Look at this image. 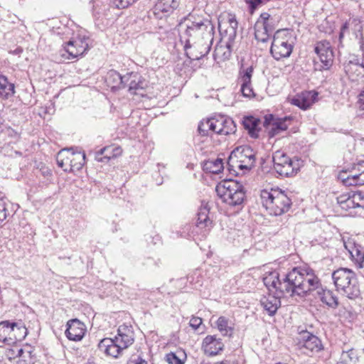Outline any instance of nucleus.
I'll list each match as a JSON object with an SVG mask.
<instances>
[{
  "instance_id": "nucleus-1",
  "label": "nucleus",
  "mask_w": 364,
  "mask_h": 364,
  "mask_svg": "<svg viewBox=\"0 0 364 364\" xmlns=\"http://www.w3.org/2000/svg\"><path fill=\"white\" fill-rule=\"evenodd\" d=\"M304 268L294 267L291 271L280 276L276 271L266 272L263 277L264 284L268 289H274L282 295H289L291 297L304 296L308 285H313L314 282L305 280L304 278Z\"/></svg>"
},
{
  "instance_id": "nucleus-2",
  "label": "nucleus",
  "mask_w": 364,
  "mask_h": 364,
  "mask_svg": "<svg viewBox=\"0 0 364 364\" xmlns=\"http://www.w3.org/2000/svg\"><path fill=\"white\" fill-rule=\"evenodd\" d=\"M180 42L189 43L190 41L206 40L213 41L215 27L212 21L203 16L189 14L179 23Z\"/></svg>"
},
{
  "instance_id": "nucleus-3",
  "label": "nucleus",
  "mask_w": 364,
  "mask_h": 364,
  "mask_svg": "<svg viewBox=\"0 0 364 364\" xmlns=\"http://www.w3.org/2000/svg\"><path fill=\"white\" fill-rule=\"evenodd\" d=\"M134 341V333L132 325L124 323L117 329V335L114 338H105L102 339L98 348L106 355L118 358L122 351L129 347Z\"/></svg>"
},
{
  "instance_id": "nucleus-4",
  "label": "nucleus",
  "mask_w": 364,
  "mask_h": 364,
  "mask_svg": "<svg viewBox=\"0 0 364 364\" xmlns=\"http://www.w3.org/2000/svg\"><path fill=\"white\" fill-rule=\"evenodd\" d=\"M238 23L235 16L232 14H228L221 17L218 21V29L221 36V41L225 43L226 50L223 53V59H228L230 56L232 46L237 36ZM225 48L223 46H216L213 56L218 57Z\"/></svg>"
},
{
  "instance_id": "nucleus-5",
  "label": "nucleus",
  "mask_w": 364,
  "mask_h": 364,
  "mask_svg": "<svg viewBox=\"0 0 364 364\" xmlns=\"http://www.w3.org/2000/svg\"><path fill=\"white\" fill-rule=\"evenodd\" d=\"M215 191L223 203L236 211L243 208L246 191L241 183L232 180L226 181L217 185Z\"/></svg>"
},
{
  "instance_id": "nucleus-6",
  "label": "nucleus",
  "mask_w": 364,
  "mask_h": 364,
  "mask_svg": "<svg viewBox=\"0 0 364 364\" xmlns=\"http://www.w3.org/2000/svg\"><path fill=\"white\" fill-rule=\"evenodd\" d=\"M260 197L262 205L272 215H282L287 213L291 205V200L284 191L278 189L262 190Z\"/></svg>"
},
{
  "instance_id": "nucleus-7",
  "label": "nucleus",
  "mask_w": 364,
  "mask_h": 364,
  "mask_svg": "<svg viewBox=\"0 0 364 364\" xmlns=\"http://www.w3.org/2000/svg\"><path fill=\"white\" fill-rule=\"evenodd\" d=\"M304 278L309 282L313 281V285H308L304 296H298L299 298H305L310 295L312 291H316L320 301L331 309H336L339 305L338 298L332 290L323 289L320 279L315 274L314 271L309 268H304Z\"/></svg>"
},
{
  "instance_id": "nucleus-8",
  "label": "nucleus",
  "mask_w": 364,
  "mask_h": 364,
  "mask_svg": "<svg viewBox=\"0 0 364 364\" xmlns=\"http://www.w3.org/2000/svg\"><path fill=\"white\" fill-rule=\"evenodd\" d=\"M332 279L338 291L350 299L358 298L360 287L355 273L348 268H339L332 273Z\"/></svg>"
},
{
  "instance_id": "nucleus-9",
  "label": "nucleus",
  "mask_w": 364,
  "mask_h": 364,
  "mask_svg": "<svg viewBox=\"0 0 364 364\" xmlns=\"http://www.w3.org/2000/svg\"><path fill=\"white\" fill-rule=\"evenodd\" d=\"M296 37L288 29L277 31L273 36L270 53L276 60L289 58L295 44Z\"/></svg>"
},
{
  "instance_id": "nucleus-10",
  "label": "nucleus",
  "mask_w": 364,
  "mask_h": 364,
  "mask_svg": "<svg viewBox=\"0 0 364 364\" xmlns=\"http://www.w3.org/2000/svg\"><path fill=\"white\" fill-rule=\"evenodd\" d=\"M255 160L253 149L249 146L236 147L230 153L228 160V169L230 174L237 176V168L250 169Z\"/></svg>"
},
{
  "instance_id": "nucleus-11",
  "label": "nucleus",
  "mask_w": 364,
  "mask_h": 364,
  "mask_svg": "<svg viewBox=\"0 0 364 364\" xmlns=\"http://www.w3.org/2000/svg\"><path fill=\"white\" fill-rule=\"evenodd\" d=\"M274 169L282 177H290L295 175L299 169L298 161L292 160L286 154L276 151L272 156Z\"/></svg>"
},
{
  "instance_id": "nucleus-12",
  "label": "nucleus",
  "mask_w": 364,
  "mask_h": 364,
  "mask_svg": "<svg viewBox=\"0 0 364 364\" xmlns=\"http://www.w3.org/2000/svg\"><path fill=\"white\" fill-rule=\"evenodd\" d=\"M213 41H193L189 43H182L186 55L191 60H198L206 56L212 47Z\"/></svg>"
},
{
  "instance_id": "nucleus-13",
  "label": "nucleus",
  "mask_w": 364,
  "mask_h": 364,
  "mask_svg": "<svg viewBox=\"0 0 364 364\" xmlns=\"http://www.w3.org/2000/svg\"><path fill=\"white\" fill-rule=\"evenodd\" d=\"M296 346L304 353L318 352L323 349L321 341L313 333L307 331H301L296 338Z\"/></svg>"
},
{
  "instance_id": "nucleus-14",
  "label": "nucleus",
  "mask_w": 364,
  "mask_h": 364,
  "mask_svg": "<svg viewBox=\"0 0 364 364\" xmlns=\"http://www.w3.org/2000/svg\"><path fill=\"white\" fill-rule=\"evenodd\" d=\"M87 41L88 38L85 36L70 40L66 43L64 48L60 50L61 55L64 56V53H66L68 55V59H74L82 55L89 49Z\"/></svg>"
},
{
  "instance_id": "nucleus-15",
  "label": "nucleus",
  "mask_w": 364,
  "mask_h": 364,
  "mask_svg": "<svg viewBox=\"0 0 364 364\" xmlns=\"http://www.w3.org/2000/svg\"><path fill=\"white\" fill-rule=\"evenodd\" d=\"M314 51L321 63L318 69L320 70H328L333 62V52L330 43L326 40L318 41L315 44Z\"/></svg>"
},
{
  "instance_id": "nucleus-16",
  "label": "nucleus",
  "mask_w": 364,
  "mask_h": 364,
  "mask_svg": "<svg viewBox=\"0 0 364 364\" xmlns=\"http://www.w3.org/2000/svg\"><path fill=\"white\" fill-rule=\"evenodd\" d=\"M293 118L291 116H286L282 118H274L273 114H267L264 116V127L268 128L269 137H274L280 132L288 129Z\"/></svg>"
},
{
  "instance_id": "nucleus-17",
  "label": "nucleus",
  "mask_w": 364,
  "mask_h": 364,
  "mask_svg": "<svg viewBox=\"0 0 364 364\" xmlns=\"http://www.w3.org/2000/svg\"><path fill=\"white\" fill-rule=\"evenodd\" d=\"M210 208L208 204H202L198 209L196 222V228L203 235H206L213 228V222L209 217Z\"/></svg>"
},
{
  "instance_id": "nucleus-18",
  "label": "nucleus",
  "mask_w": 364,
  "mask_h": 364,
  "mask_svg": "<svg viewBox=\"0 0 364 364\" xmlns=\"http://www.w3.org/2000/svg\"><path fill=\"white\" fill-rule=\"evenodd\" d=\"M254 68L249 66L246 68H242L239 71L238 80L241 83L240 92L245 97H252L255 95L252 87V77Z\"/></svg>"
},
{
  "instance_id": "nucleus-19",
  "label": "nucleus",
  "mask_w": 364,
  "mask_h": 364,
  "mask_svg": "<svg viewBox=\"0 0 364 364\" xmlns=\"http://www.w3.org/2000/svg\"><path fill=\"white\" fill-rule=\"evenodd\" d=\"M65 336L70 341H80L86 332L85 325L77 318L69 320L66 324Z\"/></svg>"
},
{
  "instance_id": "nucleus-20",
  "label": "nucleus",
  "mask_w": 364,
  "mask_h": 364,
  "mask_svg": "<svg viewBox=\"0 0 364 364\" xmlns=\"http://www.w3.org/2000/svg\"><path fill=\"white\" fill-rule=\"evenodd\" d=\"M181 0H158L154 7V14L161 18L170 16L179 6Z\"/></svg>"
},
{
  "instance_id": "nucleus-21",
  "label": "nucleus",
  "mask_w": 364,
  "mask_h": 364,
  "mask_svg": "<svg viewBox=\"0 0 364 364\" xmlns=\"http://www.w3.org/2000/svg\"><path fill=\"white\" fill-rule=\"evenodd\" d=\"M344 70L351 81L364 77V65L355 57L345 63Z\"/></svg>"
},
{
  "instance_id": "nucleus-22",
  "label": "nucleus",
  "mask_w": 364,
  "mask_h": 364,
  "mask_svg": "<svg viewBox=\"0 0 364 364\" xmlns=\"http://www.w3.org/2000/svg\"><path fill=\"white\" fill-rule=\"evenodd\" d=\"M318 93L315 91H306L297 94L290 100L291 105L303 110L309 109L316 101Z\"/></svg>"
},
{
  "instance_id": "nucleus-23",
  "label": "nucleus",
  "mask_w": 364,
  "mask_h": 364,
  "mask_svg": "<svg viewBox=\"0 0 364 364\" xmlns=\"http://www.w3.org/2000/svg\"><path fill=\"white\" fill-rule=\"evenodd\" d=\"M224 344L220 338L216 336H207L203 341V348L206 355L210 356L217 355L223 350Z\"/></svg>"
},
{
  "instance_id": "nucleus-24",
  "label": "nucleus",
  "mask_w": 364,
  "mask_h": 364,
  "mask_svg": "<svg viewBox=\"0 0 364 364\" xmlns=\"http://www.w3.org/2000/svg\"><path fill=\"white\" fill-rule=\"evenodd\" d=\"M120 146H107L95 153V160L102 163H107L112 159L117 158L122 154Z\"/></svg>"
},
{
  "instance_id": "nucleus-25",
  "label": "nucleus",
  "mask_w": 364,
  "mask_h": 364,
  "mask_svg": "<svg viewBox=\"0 0 364 364\" xmlns=\"http://www.w3.org/2000/svg\"><path fill=\"white\" fill-rule=\"evenodd\" d=\"M16 322H10L9 321H3L0 322V341L7 345L14 343V339L12 337V333L16 328Z\"/></svg>"
},
{
  "instance_id": "nucleus-26",
  "label": "nucleus",
  "mask_w": 364,
  "mask_h": 364,
  "mask_svg": "<svg viewBox=\"0 0 364 364\" xmlns=\"http://www.w3.org/2000/svg\"><path fill=\"white\" fill-rule=\"evenodd\" d=\"M242 124L245 130L247 131L248 134L253 139L259 137V132L260 131L259 124L260 119L253 116H245L242 118Z\"/></svg>"
},
{
  "instance_id": "nucleus-27",
  "label": "nucleus",
  "mask_w": 364,
  "mask_h": 364,
  "mask_svg": "<svg viewBox=\"0 0 364 364\" xmlns=\"http://www.w3.org/2000/svg\"><path fill=\"white\" fill-rule=\"evenodd\" d=\"M73 147L65 148L61 149L56 156V162L59 167H60L65 172H71L72 171V161H71V150Z\"/></svg>"
},
{
  "instance_id": "nucleus-28",
  "label": "nucleus",
  "mask_w": 364,
  "mask_h": 364,
  "mask_svg": "<svg viewBox=\"0 0 364 364\" xmlns=\"http://www.w3.org/2000/svg\"><path fill=\"white\" fill-rule=\"evenodd\" d=\"M346 249L348 251L351 259L357 264H359L360 267H362L361 264L364 262V250L363 247L354 242H348L344 243Z\"/></svg>"
},
{
  "instance_id": "nucleus-29",
  "label": "nucleus",
  "mask_w": 364,
  "mask_h": 364,
  "mask_svg": "<svg viewBox=\"0 0 364 364\" xmlns=\"http://www.w3.org/2000/svg\"><path fill=\"white\" fill-rule=\"evenodd\" d=\"M260 304L269 316H274L281 306V301L279 297L269 294L262 298Z\"/></svg>"
},
{
  "instance_id": "nucleus-30",
  "label": "nucleus",
  "mask_w": 364,
  "mask_h": 364,
  "mask_svg": "<svg viewBox=\"0 0 364 364\" xmlns=\"http://www.w3.org/2000/svg\"><path fill=\"white\" fill-rule=\"evenodd\" d=\"M72 171L75 172L80 171L85 164V153L80 151L71 150Z\"/></svg>"
},
{
  "instance_id": "nucleus-31",
  "label": "nucleus",
  "mask_w": 364,
  "mask_h": 364,
  "mask_svg": "<svg viewBox=\"0 0 364 364\" xmlns=\"http://www.w3.org/2000/svg\"><path fill=\"white\" fill-rule=\"evenodd\" d=\"M105 81L112 90L122 89V75L116 70H109L106 75Z\"/></svg>"
},
{
  "instance_id": "nucleus-32",
  "label": "nucleus",
  "mask_w": 364,
  "mask_h": 364,
  "mask_svg": "<svg viewBox=\"0 0 364 364\" xmlns=\"http://www.w3.org/2000/svg\"><path fill=\"white\" fill-rule=\"evenodd\" d=\"M203 168L206 172L218 174L224 168L223 160L221 159L208 160L204 162Z\"/></svg>"
},
{
  "instance_id": "nucleus-33",
  "label": "nucleus",
  "mask_w": 364,
  "mask_h": 364,
  "mask_svg": "<svg viewBox=\"0 0 364 364\" xmlns=\"http://www.w3.org/2000/svg\"><path fill=\"white\" fill-rule=\"evenodd\" d=\"M145 86V81L141 76L136 73H134L132 80L129 83V92L131 94H136V91L144 90Z\"/></svg>"
},
{
  "instance_id": "nucleus-34",
  "label": "nucleus",
  "mask_w": 364,
  "mask_h": 364,
  "mask_svg": "<svg viewBox=\"0 0 364 364\" xmlns=\"http://www.w3.org/2000/svg\"><path fill=\"white\" fill-rule=\"evenodd\" d=\"M256 23H260L262 28H266L265 31L272 36L274 28L273 26V19L268 13H262Z\"/></svg>"
},
{
  "instance_id": "nucleus-35",
  "label": "nucleus",
  "mask_w": 364,
  "mask_h": 364,
  "mask_svg": "<svg viewBox=\"0 0 364 364\" xmlns=\"http://www.w3.org/2000/svg\"><path fill=\"white\" fill-rule=\"evenodd\" d=\"M337 201L340 207L346 211L353 208H357L350 195H341L337 198Z\"/></svg>"
},
{
  "instance_id": "nucleus-36",
  "label": "nucleus",
  "mask_w": 364,
  "mask_h": 364,
  "mask_svg": "<svg viewBox=\"0 0 364 364\" xmlns=\"http://www.w3.org/2000/svg\"><path fill=\"white\" fill-rule=\"evenodd\" d=\"M260 23H256L255 25V38L260 42H267L271 36L264 28H262Z\"/></svg>"
},
{
  "instance_id": "nucleus-37",
  "label": "nucleus",
  "mask_w": 364,
  "mask_h": 364,
  "mask_svg": "<svg viewBox=\"0 0 364 364\" xmlns=\"http://www.w3.org/2000/svg\"><path fill=\"white\" fill-rule=\"evenodd\" d=\"M218 330L223 336H230L232 328L228 326V319L224 316H220L216 322Z\"/></svg>"
},
{
  "instance_id": "nucleus-38",
  "label": "nucleus",
  "mask_w": 364,
  "mask_h": 364,
  "mask_svg": "<svg viewBox=\"0 0 364 364\" xmlns=\"http://www.w3.org/2000/svg\"><path fill=\"white\" fill-rule=\"evenodd\" d=\"M15 328H18V330H14V333H12V337L14 339V343L24 339L28 333L27 328L21 323H16V326H15Z\"/></svg>"
},
{
  "instance_id": "nucleus-39",
  "label": "nucleus",
  "mask_w": 364,
  "mask_h": 364,
  "mask_svg": "<svg viewBox=\"0 0 364 364\" xmlns=\"http://www.w3.org/2000/svg\"><path fill=\"white\" fill-rule=\"evenodd\" d=\"M223 127L222 130V134L224 135H228L230 134H234L236 132V125L235 122L230 117H223Z\"/></svg>"
},
{
  "instance_id": "nucleus-40",
  "label": "nucleus",
  "mask_w": 364,
  "mask_h": 364,
  "mask_svg": "<svg viewBox=\"0 0 364 364\" xmlns=\"http://www.w3.org/2000/svg\"><path fill=\"white\" fill-rule=\"evenodd\" d=\"M137 1L138 0H109V6L110 7L122 9L127 8Z\"/></svg>"
},
{
  "instance_id": "nucleus-41",
  "label": "nucleus",
  "mask_w": 364,
  "mask_h": 364,
  "mask_svg": "<svg viewBox=\"0 0 364 364\" xmlns=\"http://www.w3.org/2000/svg\"><path fill=\"white\" fill-rule=\"evenodd\" d=\"M2 133L10 139L9 143H16L20 138L19 133L9 127H5Z\"/></svg>"
},
{
  "instance_id": "nucleus-42",
  "label": "nucleus",
  "mask_w": 364,
  "mask_h": 364,
  "mask_svg": "<svg viewBox=\"0 0 364 364\" xmlns=\"http://www.w3.org/2000/svg\"><path fill=\"white\" fill-rule=\"evenodd\" d=\"M9 205L5 199L0 198V224L5 220L10 215L8 210V205Z\"/></svg>"
},
{
  "instance_id": "nucleus-43",
  "label": "nucleus",
  "mask_w": 364,
  "mask_h": 364,
  "mask_svg": "<svg viewBox=\"0 0 364 364\" xmlns=\"http://www.w3.org/2000/svg\"><path fill=\"white\" fill-rule=\"evenodd\" d=\"M356 208H364V194L362 192H355L350 195Z\"/></svg>"
},
{
  "instance_id": "nucleus-44",
  "label": "nucleus",
  "mask_w": 364,
  "mask_h": 364,
  "mask_svg": "<svg viewBox=\"0 0 364 364\" xmlns=\"http://www.w3.org/2000/svg\"><path fill=\"white\" fill-rule=\"evenodd\" d=\"M249 5V9L253 13L257 8L266 4L270 0H245Z\"/></svg>"
},
{
  "instance_id": "nucleus-45",
  "label": "nucleus",
  "mask_w": 364,
  "mask_h": 364,
  "mask_svg": "<svg viewBox=\"0 0 364 364\" xmlns=\"http://www.w3.org/2000/svg\"><path fill=\"white\" fill-rule=\"evenodd\" d=\"M357 115L364 117V90L358 95V100L357 102Z\"/></svg>"
},
{
  "instance_id": "nucleus-46",
  "label": "nucleus",
  "mask_w": 364,
  "mask_h": 364,
  "mask_svg": "<svg viewBox=\"0 0 364 364\" xmlns=\"http://www.w3.org/2000/svg\"><path fill=\"white\" fill-rule=\"evenodd\" d=\"M208 126V119L200 121L198 126V132L199 134L203 136H208L210 132Z\"/></svg>"
},
{
  "instance_id": "nucleus-47",
  "label": "nucleus",
  "mask_w": 364,
  "mask_h": 364,
  "mask_svg": "<svg viewBox=\"0 0 364 364\" xmlns=\"http://www.w3.org/2000/svg\"><path fill=\"white\" fill-rule=\"evenodd\" d=\"M107 11H109V8L107 6H106L105 5L104 6L103 9L100 8L99 5L97 4H95L93 6V15L97 18H100L102 16H107Z\"/></svg>"
},
{
  "instance_id": "nucleus-48",
  "label": "nucleus",
  "mask_w": 364,
  "mask_h": 364,
  "mask_svg": "<svg viewBox=\"0 0 364 364\" xmlns=\"http://www.w3.org/2000/svg\"><path fill=\"white\" fill-rule=\"evenodd\" d=\"M348 24L347 22H346L341 25V28H340L339 36H338V48L343 47V39L345 33L348 31Z\"/></svg>"
},
{
  "instance_id": "nucleus-49",
  "label": "nucleus",
  "mask_w": 364,
  "mask_h": 364,
  "mask_svg": "<svg viewBox=\"0 0 364 364\" xmlns=\"http://www.w3.org/2000/svg\"><path fill=\"white\" fill-rule=\"evenodd\" d=\"M166 361L169 364H183V362L174 353H169L166 355Z\"/></svg>"
},
{
  "instance_id": "nucleus-50",
  "label": "nucleus",
  "mask_w": 364,
  "mask_h": 364,
  "mask_svg": "<svg viewBox=\"0 0 364 364\" xmlns=\"http://www.w3.org/2000/svg\"><path fill=\"white\" fill-rule=\"evenodd\" d=\"M343 355H346L350 362L355 363L358 360V354L354 349H350L346 352H343Z\"/></svg>"
},
{
  "instance_id": "nucleus-51",
  "label": "nucleus",
  "mask_w": 364,
  "mask_h": 364,
  "mask_svg": "<svg viewBox=\"0 0 364 364\" xmlns=\"http://www.w3.org/2000/svg\"><path fill=\"white\" fill-rule=\"evenodd\" d=\"M343 185L346 186H360V184H358L357 174L349 175L348 178H347L346 183Z\"/></svg>"
},
{
  "instance_id": "nucleus-52",
  "label": "nucleus",
  "mask_w": 364,
  "mask_h": 364,
  "mask_svg": "<svg viewBox=\"0 0 364 364\" xmlns=\"http://www.w3.org/2000/svg\"><path fill=\"white\" fill-rule=\"evenodd\" d=\"M133 72L127 73L126 75H122V89L129 87V83L132 80Z\"/></svg>"
},
{
  "instance_id": "nucleus-53",
  "label": "nucleus",
  "mask_w": 364,
  "mask_h": 364,
  "mask_svg": "<svg viewBox=\"0 0 364 364\" xmlns=\"http://www.w3.org/2000/svg\"><path fill=\"white\" fill-rule=\"evenodd\" d=\"M202 323V318L196 316H193L189 321L190 326L192 327L194 330H198Z\"/></svg>"
},
{
  "instance_id": "nucleus-54",
  "label": "nucleus",
  "mask_w": 364,
  "mask_h": 364,
  "mask_svg": "<svg viewBox=\"0 0 364 364\" xmlns=\"http://www.w3.org/2000/svg\"><path fill=\"white\" fill-rule=\"evenodd\" d=\"M223 117L224 116H220L218 119H215V124H216V134H223L222 130H223Z\"/></svg>"
},
{
  "instance_id": "nucleus-55",
  "label": "nucleus",
  "mask_w": 364,
  "mask_h": 364,
  "mask_svg": "<svg viewBox=\"0 0 364 364\" xmlns=\"http://www.w3.org/2000/svg\"><path fill=\"white\" fill-rule=\"evenodd\" d=\"M349 175L346 171H342L338 173V178L344 184Z\"/></svg>"
},
{
  "instance_id": "nucleus-56",
  "label": "nucleus",
  "mask_w": 364,
  "mask_h": 364,
  "mask_svg": "<svg viewBox=\"0 0 364 364\" xmlns=\"http://www.w3.org/2000/svg\"><path fill=\"white\" fill-rule=\"evenodd\" d=\"M129 364H147V362L140 356L129 360Z\"/></svg>"
},
{
  "instance_id": "nucleus-57",
  "label": "nucleus",
  "mask_w": 364,
  "mask_h": 364,
  "mask_svg": "<svg viewBox=\"0 0 364 364\" xmlns=\"http://www.w3.org/2000/svg\"><path fill=\"white\" fill-rule=\"evenodd\" d=\"M209 121V131H212L215 133L216 131V124H215V120L214 118L208 119Z\"/></svg>"
},
{
  "instance_id": "nucleus-58",
  "label": "nucleus",
  "mask_w": 364,
  "mask_h": 364,
  "mask_svg": "<svg viewBox=\"0 0 364 364\" xmlns=\"http://www.w3.org/2000/svg\"><path fill=\"white\" fill-rule=\"evenodd\" d=\"M354 169H357L359 173H364V161L358 162Z\"/></svg>"
},
{
  "instance_id": "nucleus-59",
  "label": "nucleus",
  "mask_w": 364,
  "mask_h": 364,
  "mask_svg": "<svg viewBox=\"0 0 364 364\" xmlns=\"http://www.w3.org/2000/svg\"><path fill=\"white\" fill-rule=\"evenodd\" d=\"M358 180V184L360 186L364 185V173H359L357 174Z\"/></svg>"
},
{
  "instance_id": "nucleus-60",
  "label": "nucleus",
  "mask_w": 364,
  "mask_h": 364,
  "mask_svg": "<svg viewBox=\"0 0 364 364\" xmlns=\"http://www.w3.org/2000/svg\"><path fill=\"white\" fill-rule=\"evenodd\" d=\"M215 364H228L226 361L217 362Z\"/></svg>"
},
{
  "instance_id": "nucleus-61",
  "label": "nucleus",
  "mask_w": 364,
  "mask_h": 364,
  "mask_svg": "<svg viewBox=\"0 0 364 364\" xmlns=\"http://www.w3.org/2000/svg\"><path fill=\"white\" fill-rule=\"evenodd\" d=\"M23 353V350L22 349H20L18 351L19 356H22V354Z\"/></svg>"
},
{
  "instance_id": "nucleus-62",
  "label": "nucleus",
  "mask_w": 364,
  "mask_h": 364,
  "mask_svg": "<svg viewBox=\"0 0 364 364\" xmlns=\"http://www.w3.org/2000/svg\"><path fill=\"white\" fill-rule=\"evenodd\" d=\"M193 278L192 276L188 277V280H189L191 282H193V280L191 279Z\"/></svg>"
},
{
  "instance_id": "nucleus-63",
  "label": "nucleus",
  "mask_w": 364,
  "mask_h": 364,
  "mask_svg": "<svg viewBox=\"0 0 364 364\" xmlns=\"http://www.w3.org/2000/svg\"><path fill=\"white\" fill-rule=\"evenodd\" d=\"M1 124V122H0V124Z\"/></svg>"
},
{
  "instance_id": "nucleus-64",
  "label": "nucleus",
  "mask_w": 364,
  "mask_h": 364,
  "mask_svg": "<svg viewBox=\"0 0 364 364\" xmlns=\"http://www.w3.org/2000/svg\"><path fill=\"white\" fill-rule=\"evenodd\" d=\"M337 364H341V363H337Z\"/></svg>"
}]
</instances>
